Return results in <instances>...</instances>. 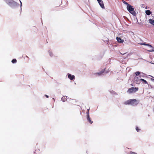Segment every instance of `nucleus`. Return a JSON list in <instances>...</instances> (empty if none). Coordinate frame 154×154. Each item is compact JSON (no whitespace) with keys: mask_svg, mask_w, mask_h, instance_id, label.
<instances>
[{"mask_svg":"<svg viewBox=\"0 0 154 154\" xmlns=\"http://www.w3.org/2000/svg\"><path fill=\"white\" fill-rule=\"evenodd\" d=\"M116 39L117 41L119 43H122L124 42V40L123 39H122L120 37H116Z\"/></svg>","mask_w":154,"mask_h":154,"instance_id":"obj_4","label":"nucleus"},{"mask_svg":"<svg viewBox=\"0 0 154 154\" xmlns=\"http://www.w3.org/2000/svg\"><path fill=\"white\" fill-rule=\"evenodd\" d=\"M46 97L47 98H48V95H45Z\"/></svg>","mask_w":154,"mask_h":154,"instance_id":"obj_20","label":"nucleus"},{"mask_svg":"<svg viewBox=\"0 0 154 154\" xmlns=\"http://www.w3.org/2000/svg\"><path fill=\"white\" fill-rule=\"evenodd\" d=\"M67 99V97L66 96H64L61 98V100L63 101H65Z\"/></svg>","mask_w":154,"mask_h":154,"instance_id":"obj_8","label":"nucleus"},{"mask_svg":"<svg viewBox=\"0 0 154 154\" xmlns=\"http://www.w3.org/2000/svg\"><path fill=\"white\" fill-rule=\"evenodd\" d=\"M142 45H146V46H149V47H152V46L149 44H146V43H143L142 44Z\"/></svg>","mask_w":154,"mask_h":154,"instance_id":"obj_15","label":"nucleus"},{"mask_svg":"<svg viewBox=\"0 0 154 154\" xmlns=\"http://www.w3.org/2000/svg\"><path fill=\"white\" fill-rule=\"evenodd\" d=\"M87 119L88 122H89L90 124H92L93 123V121L91 120V119L90 118L89 116V118L87 117Z\"/></svg>","mask_w":154,"mask_h":154,"instance_id":"obj_9","label":"nucleus"},{"mask_svg":"<svg viewBox=\"0 0 154 154\" xmlns=\"http://www.w3.org/2000/svg\"><path fill=\"white\" fill-rule=\"evenodd\" d=\"M68 77L71 80H72L75 79V76L74 75H71V74H68Z\"/></svg>","mask_w":154,"mask_h":154,"instance_id":"obj_5","label":"nucleus"},{"mask_svg":"<svg viewBox=\"0 0 154 154\" xmlns=\"http://www.w3.org/2000/svg\"><path fill=\"white\" fill-rule=\"evenodd\" d=\"M151 12L149 10H146V14L147 15H149L151 14Z\"/></svg>","mask_w":154,"mask_h":154,"instance_id":"obj_10","label":"nucleus"},{"mask_svg":"<svg viewBox=\"0 0 154 154\" xmlns=\"http://www.w3.org/2000/svg\"><path fill=\"white\" fill-rule=\"evenodd\" d=\"M105 70V69L101 71L100 72H99L96 73L95 74L96 75H101L103 73Z\"/></svg>","mask_w":154,"mask_h":154,"instance_id":"obj_7","label":"nucleus"},{"mask_svg":"<svg viewBox=\"0 0 154 154\" xmlns=\"http://www.w3.org/2000/svg\"><path fill=\"white\" fill-rule=\"evenodd\" d=\"M136 129L137 131L138 132L140 130V129H139L138 127H136Z\"/></svg>","mask_w":154,"mask_h":154,"instance_id":"obj_17","label":"nucleus"},{"mask_svg":"<svg viewBox=\"0 0 154 154\" xmlns=\"http://www.w3.org/2000/svg\"><path fill=\"white\" fill-rule=\"evenodd\" d=\"M138 90L137 87H131L129 88L127 91V92L129 94L134 93L137 91Z\"/></svg>","mask_w":154,"mask_h":154,"instance_id":"obj_3","label":"nucleus"},{"mask_svg":"<svg viewBox=\"0 0 154 154\" xmlns=\"http://www.w3.org/2000/svg\"><path fill=\"white\" fill-rule=\"evenodd\" d=\"M140 74V72L139 71H137L135 73V74L137 76L139 75Z\"/></svg>","mask_w":154,"mask_h":154,"instance_id":"obj_16","label":"nucleus"},{"mask_svg":"<svg viewBox=\"0 0 154 154\" xmlns=\"http://www.w3.org/2000/svg\"><path fill=\"white\" fill-rule=\"evenodd\" d=\"M99 3L101 7L103 8H104V5L103 3V2L102 1H101L100 2H99Z\"/></svg>","mask_w":154,"mask_h":154,"instance_id":"obj_6","label":"nucleus"},{"mask_svg":"<svg viewBox=\"0 0 154 154\" xmlns=\"http://www.w3.org/2000/svg\"><path fill=\"white\" fill-rule=\"evenodd\" d=\"M123 3H124L125 4H126V5H130L129 4H128L127 2H125V1H124V2H123Z\"/></svg>","mask_w":154,"mask_h":154,"instance_id":"obj_19","label":"nucleus"},{"mask_svg":"<svg viewBox=\"0 0 154 154\" xmlns=\"http://www.w3.org/2000/svg\"><path fill=\"white\" fill-rule=\"evenodd\" d=\"M89 109H88L86 112L87 117L89 118Z\"/></svg>","mask_w":154,"mask_h":154,"instance_id":"obj_12","label":"nucleus"},{"mask_svg":"<svg viewBox=\"0 0 154 154\" xmlns=\"http://www.w3.org/2000/svg\"><path fill=\"white\" fill-rule=\"evenodd\" d=\"M127 8L128 11L133 15L136 14V12L134 10V8L131 5H127Z\"/></svg>","mask_w":154,"mask_h":154,"instance_id":"obj_2","label":"nucleus"},{"mask_svg":"<svg viewBox=\"0 0 154 154\" xmlns=\"http://www.w3.org/2000/svg\"><path fill=\"white\" fill-rule=\"evenodd\" d=\"M139 103V101L136 99H130L124 102L125 105H131L132 106L137 105Z\"/></svg>","mask_w":154,"mask_h":154,"instance_id":"obj_1","label":"nucleus"},{"mask_svg":"<svg viewBox=\"0 0 154 154\" xmlns=\"http://www.w3.org/2000/svg\"><path fill=\"white\" fill-rule=\"evenodd\" d=\"M97 1H98V2H100V1H102L101 0H97Z\"/></svg>","mask_w":154,"mask_h":154,"instance_id":"obj_21","label":"nucleus"},{"mask_svg":"<svg viewBox=\"0 0 154 154\" xmlns=\"http://www.w3.org/2000/svg\"><path fill=\"white\" fill-rule=\"evenodd\" d=\"M140 80L142 81L143 82H144L145 84L147 83V82L146 80H145L144 79H141Z\"/></svg>","mask_w":154,"mask_h":154,"instance_id":"obj_14","label":"nucleus"},{"mask_svg":"<svg viewBox=\"0 0 154 154\" xmlns=\"http://www.w3.org/2000/svg\"><path fill=\"white\" fill-rule=\"evenodd\" d=\"M149 21L150 23L154 25V20H153L152 19H150L149 20Z\"/></svg>","mask_w":154,"mask_h":154,"instance_id":"obj_11","label":"nucleus"},{"mask_svg":"<svg viewBox=\"0 0 154 154\" xmlns=\"http://www.w3.org/2000/svg\"><path fill=\"white\" fill-rule=\"evenodd\" d=\"M129 154H137L135 152L131 151L130 152Z\"/></svg>","mask_w":154,"mask_h":154,"instance_id":"obj_18","label":"nucleus"},{"mask_svg":"<svg viewBox=\"0 0 154 154\" xmlns=\"http://www.w3.org/2000/svg\"><path fill=\"white\" fill-rule=\"evenodd\" d=\"M11 62L13 63H14L17 62V60L16 59H14L12 60Z\"/></svg>","mask_w":154,"mask_h":154,"instance_id":"obj_13","label":"nucleus"}]
</instances>
